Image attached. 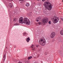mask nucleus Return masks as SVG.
Masks as SVG:
<instances>
[{"label": "nucleus", "instance_id": "f257e3e1", "mask_svg": "<svg viewBox=\"0 0 63 63\" xmlns=\"http://www.w3.org/2000/svg\"><path fill=\"white\" fill-rule=\"evenodd\" d=\"M49 3L47 2H45L44 3V6L46 8L45 9L46 10H47V9L49 11L51 10L52 9V6H51V5H50L49 6V7H48V6Z\"/></svg>", "mask_w": 63, "mask_h": 63}, {"label": "nucleus", "instance_id": "f03ea898", "mask_svg": "<svg viewBox=\"0 0 63 63\" xmlns=\"http://www.w3.org/2000/svg\"><path fill=\"white\" fill-rule=\"evenodd\" d=\"M46 42V39L44 37L40 39L39 41V43L41 46H45Z\"/></svg>", "mask_w": 63, "mask_h": 63}, {"label": "nucleus", "instance_id": "7ed1b4c3", "mask_svg": "<svg viewBox=\"0 0 63 63\" xmlns=\"http://www.w3.org/2000/svg\"><path fill=\"white\" fill-rule=\"evenodd\" d=\"M24 23H26V24H27L28 25L30 24V21L29 20L26 18H24L23 21Z\"/></svg>", "mask_w": 63, "mask_h": 63}, {"label": "nucleus", "instance_id": "20e7f679", "mask_svg": "<svg viewBox=\"0 0 63 63\" xmlns=\"http://www.w3.org/2000/svg\"><path fill=\"white\" fill-rule=\"evenodd\" d=\"M59 17H54L53 18V23L54 24L56 23H57L59 21Z\"/></svg>", "mask_w": 63, "mask_h": 63}, {"label": "nucleus", "instance_id": "39448f33", "mask_svg": "<svg viewBox=\"0 0 63 63\" xmlns=\"http://www.w3.org/2000/svg\"><path fill=\"white\" fill-rule=\"evenodd\" d=\"M23 18L21 17L19 18V22L20 23H21V24H23Z\"/></svg>", "mask_w": 63, "mask_h": 63}, {"label": "nucleus", "instance_id": "423d86ee", "mask_svg": "<svg viewBox=\"0 0 63 63\" xmlns=\"http://www.w3.org/2000/svg\"><path fill=\"white\" fill-rule=\"evenodd\" d=\"M55 33L54 32H52L51 34V38H54L55 37Z\"/></svg>", "mask_w": 63, "mask_h": 63}, {"label": "nucleus", "instance_id": "0eeeda50", "mask_svg": "<svg viewBox=\"0 0 63 63\" xmlns=\"http://www.w3.org/2000/svg\"><path fill=\"white\" fill-rule=\"evenodd\" d=\"M42 22L45 24V23H47V18H44L42 19Z\"/></svg>", "mask_w": 63, "mask_h": 63}, {"label": "nucleus", "instance_id": "6e6552de", "mask_svg": "<svg viewBox=\"0 0 63 63\" xmlns=\"http://www.w3.org/2000/svg\"><path fill=\"white\" fill-rule=\"evenodd\" d=\"M9 5L10 7V8H12V7L13 6V4H12V3H9Z\"/></svg>", "mask_w": 63, "mask_h": 63}, {"label": "nucleus", "instance_id": "1a4fd4ad", "mask_svg": "<svg viewBox=\"0 0 63 63\" xmlns=\"http://www.w3.org/2000/svg\"><path fill=\"white\" fill-rule=\"evenodd\" d=\"M27 40H26V41L27 42H29V41L30 40V39L29 38V37L28 38H27Z\"/></svg>", "mask_w": 63, "mask_h": 63}, {"label": "nucleus", "instance_id": "9d476101", "mask_svg": "<svg viewBox=\"0 0 63 63\" xmlns=\"http://www.w3.org/2000/svg\"><path fill=\"white\" fill-rule=\"evenodd\" d=\"M5 59H6V55H4L3 58V60L4 61H5Z\"/></svg>", "mask_w": 63, "mask_h": 63}, {"label": "nucleus", "instance_id": "9b49d317", "mask_svg": "<svg viewBox=\"0 0 63 63\" xmlns=\"http://www.w3.org/2000/svg\"><path fill=\"white\" fill-rule=\"evenodd\" d=\"M32 58V56H31L30 57H29L28 58V60H29L30 59H31Z\"/></svg>", "mask_w": 63, "mask_h": 63}, {"label": "nucleus", "instance_id": "f8f14e48", "mask_svg": "<svg viewBox=\"0 0 63 63\" xmlns=\"http://www.w3.org/2000/svg\"><path fill=\"white\" fill-rule=\"evenodd\" d=\"M26 6H27L28 7V6H29V4L28 3L26 4Z\"/></svg>", "mask_w": 63, "mask_h": 63}, {"label": "nucleus", "instance_id": "ddd939ff", "mask_svg": "<svg viewBox=\"0 0 63 63\" xmlns=\"http://www.w3.org/2000/svg\"><path fill=\"white\" fill-rule=\"evenodd\" d=\"M16 18H15L13 19V21L14 22L16 21Z\"/></svg>", "mask_w": 63, "mask_h": 63}, {"label": "nucleus", "instance_id": "4468645a", "mask_svg": "<svg viewBox=\"0 0 63 63\" xmlns=\"http://www.w3.org/2000/svg\"><path fill=\"white\" fill-rule=\"evenodd\" d=\"M27 34V33H26V32H25L23 33V35L24 36H25Z\"/></svg>", "mask_w": 63, "mask_h": 63}, {"label": "nucleus", "instance_id": "2eb2a0df", "mask_svg": "<svg viewBox=\"0 0 63 63\" xmlns=\"http://www.w3.org/2000/svg\"><path fill=\"white\" fill-rule=\"evenodd\" d=\"M41 19H38L36 20V21H37V22H38V21H39V20Z\"/></svg>", "mask_w": 63, "mask_h": 63}, {"label": "nucleus", "instance_id": "dca6fc26", "mask_svg": "<svg viewBox=\"0 0 63 63\" xmlns=\"http://www.w3.org/2000/svg\"><path fill=\"white\" fill-rule=\"evenodd\" d=\"M31 47L32 48H33L34 47V45H32V46H31Z\"/></svg>", "mask_w": 63, "mask_h": 63}, {"label": "nucleus", "instance_id": "f3484780", "mask_svg": "<svg viewBox=\"0 0 63 63\" xmlns=\"http://www.w3.org/2000/svg\"><path fill=\"white\" fill-rule=\"evenodd\" d=\"M59 54L60 55L62 56L63 55V54H62L61 53H60Z\"/></svg>", "mask_w": 63, "mask_h": 63}, {"label": "nucleus", "instance_id": "a211bd4d", "mask_svg": "<svg viewBox=\"0 0 63 63\" xmlns=\"http://www.w3.org/2000/svg\"><path fill=\"white\" fill-rule=\"evenodd\" d=\"M48 23L49 24H51V21H49L48 22Z\"/></svg>", "mask_w": 63, "mask_h": 63}, {"label": "nucleus", "instance_id": "6ab92c4d", "mask_svg": "<svg viewBox=\"0 0 63 63\" xmlns=\"http://www.w3.org/2000/svg\"><path fill=\"white\" fill-rule=\"evenodd\" d=\"M35 46L36 47H39V46H38V45H36Z\"/></svg>", "mask_w": 63, "mask_h": 63}, {"label": "nucleus", "instance_id": "aec40b11", "mask_svg": "<svg viewBox=\"0 0 63 63\" xmlns=\"http://www.w3.org/2000/svg\"><path fill=\"white\" fill-rule=\"evenodd\" d=\"M15 25H18V24L17 23H16L15 24Z\"/></svg>", "mask_w": 63, "mask_h": 63}, {"label": "nucleus", "instance_id": "412c9836", "mask_svg": "<svg viewBox=\"0 0 63 63\" xmlns=\"http://www.w3.org/2000/svg\"><path fill=\"white\" fill-rule=\"evenodd\" d=\"M39 25H41V23L39 22Z\"/></svg>", "mask_w": 63, "mask_h": 63}, {"label": "nucleus", "instance_id": "4be33fe9", "mask_svg": "<svg viewBox=\"0 0 63 63\" xmlns=\"http://www.w3.org/2000/svg\"><path fill=\"white\" fill-rule=\"evenodd\" d=\"M47 0H42V1H46Z\"/></svg>", "mask_w": 63, "mask_h": 63}, {"label": "nucleus", "instance_id": "5701e85b", "mask_svg": "<svg viewBox=\"0 0 63 63\" xmlns=\"http://www.w3.org/2000/svg\"><path fill=\"white\" fill-rule=\"evenodd\" d=\"M34 48H33V49H32V50H34Z\"/></svg>", "mask_w": 63, "mask_h": 63}, {"label": "nucleus", "instance_id": "b1692460", "mask_svg": "<svg viewBox=\"0 0 63 63\" xmlns=\"http://www.w3.org/2000/svg\"><path fill=\"white\" fill-rule=\"evenodd\" d=\"M61 20H62V21H63V19H61Z\"/></svg>", "mask_w": 63, "mask_h": 63}, {"label": "nucleus", "instance_id": "393cba45", "mask_svg": "<svg viewBox=\"0 0 63 63\" xmlns=\"http://www.w3.org/2000/svg\"><path fill=\"white\" fill-rule=\"evenodd\" d=\"M37 58H38L39 57V56H38L37 57Z\"/></svg>", "mask_w": 63, "mask_h": 63}, {"label": "nucleus", "instance_id": "a878e982", "mask_svg": "<svg viewBox=\"0 0 63 63\" xmlns=\"http://www.w3.org/2000/svg\"><path fill=\"white\" fill-rule=\"evenodd\" d=\"M8 11H9V12H10V10H9Z\"/></svg>", "mask_w": 63, "mask_h": 63}, {"label": "nucleus", "instance_id": "bb28decb", "mask_svg": "<svg viewBox=\"0 0 63 63\" xmlns=\"http://www.w3.org/2000/svg\"><path fill=\"white\" fill-rule=\"evenodd\" d=\"M37 1H40V0H37Z\"/></svg>", "mask_w": 63, "mask_h": 63}, {"label": "nucleus", "instance_id": "cd10ccee", "mask_svg": "<svg viewBox=\"0 0 63 63\" xmlns=\"http://www.w3.org/2000/svg\"><path fill=\"white\" fill-rule=\"evenodd\" d=\"M62 1H63V0Z\"/></svg>", "mask_w": 63, "mask_h": 63}, {"label": "nucleus", "instance_id": "c85d7f7f", "mask_svg": "<svg viewBox=\"0 0 63 63\" xmlns=\"http://www.w3.org/2000/svg\"><path fill=\"white\" fill-rule=\"evenodd\" d=\"M15 47V48H16V47Z\"/></svg>", "mask_w": 63, "mask_h": 63}]
</instances>
